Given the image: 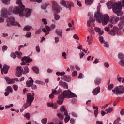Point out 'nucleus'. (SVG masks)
Segmentation results:
<instances>
[{
  "mask_svg": "<svg viewBox=\"0 0 124 124\" xmlns=\"http://www.w3.org/2000/svg\"><path fill=\"white\" fill-rule=\"evenodd\" d=\"M23 0H17L16 4L19 5L18 7H10V11H12L14 14H19V17H26L28 18L31 15V10L26 8L25 10V6L22 3Z\"/></svg>",
  "mask_w": 124,
  "mask_h": 124,
  "instance_id": "nucleus-1",
  "label": "nucleus"
},
{
  "mask_svg": "<svg viewBox=\"0 0 124 124\" xmlns=\"http://www.w3.org/2000/svg\"><path fill=\"white\" fill-rule=\"evenodd\" d=\"M100 7H101L100 4H99L97 8V12L94 14V17L98 23H102V25L105 26L109 23L110 16L108 15H105L103 16L102 14L100 13Z\"/></svg>",
  "mask_w": 124,
  "mask_h": 124,
  "instance_id": "nucleus-2",
  "label": "nucleus"
},
{
  "mask_svg": "<svg viewBox=\"0 0 124 124\" xmlns=\"http://www.w3.org/2000/svg\"><path fill=\"white\" fill-rule=\"evenodd\" d=\"M65 97L67 98H72V97H77V95L72 93L69 90H65L60 95L58 96V99L57 101L58 104L61 105L62 103H63V101Z\"/></svg>",
  "mask_w": 124,
  "mask_h": 124,
  "instance_id": "nucleus-3",
  "label": "nucleus"
},
{
  "mask_svg": "<svg viewBox=\"0 0 124 124\" xmlns=\"http://www.w3.org/2000/svg\"><path fill=\"white\" fill-rule=\"evenodd\" d=\"M122 6L124 7V0H123L122 2H118L114 3L112 5V10L116 15L118 16H122L124 13L122 11Z\"/></svg>",
  "mask_w": 124,
  "mask_h": 124,
  "instance_id": "nucleus-4",
  "label": "nucleus"
},
{
  "mask_svg": "<svg viewBox=\"0 0 124 124\" xmlns=\"http://www.w3.org/2000/svg\"><path fill=\"white\" fill-rule=\"evenodd\" d=\"M52 11L54 12V17L55 21H59L60 20L61 16L60 15H58V13L61 12V10H62V8H61V6L59 5L58 3L55 1H52Z\"/></svg>",
  "mask_w": 124,
  "mask_h": 124,
  "instance_id": "nucleus-5",
  "label": "nucleus"
},
{
  "mask_svg": "<svg viewBox=\"0 0 124 124\" xmlns=\"http://www.w3.org/2000/svg\"><path fill=\"white\" fill-rule=\"evenodd\" d=\"M34 93H32V95H31V93H29L27 94V100L26 103L24 105V108H26L29 106L31 105V103H32V101H33L34 99Z\"/></svg>",
  "mask_w": 124,
  "mask_h": 124,
  "instance_id": "nucleus-6",
  "label": "nucleus"
},
{
  "mask_svg": "<svg viewBox=\"0 0 124 124\" xmlns=\"http://www.w3.org/2000/svg\"><path fill=\"white\" fill-rule=\"evenodd\" d=\"M60 4L64 6L66 9L71 11V8L74 6V3L72 1H67L64 0H61L60 1Z\"/></svg>",
  "mask_w": 124,
  "mask_h": 124,
  "instance_id": "nucleus-7",
  "label": "nucleus"
},
{
  "mask_svg": "<svg viewBox=\"0 0 124 124\" xmlns=\"http://www.w3.org/2000/svg\"><path fill=\"white\" fill-rule=\"evenodd\" d=\"M7 27H10V26H18L20 27L19 22L16 21L15 18L14 17H10L6 19Z\"/></svg>",
  "mask_w": 124,
  "mask_h": 124,
  "instance_id": "nucleus-8",
  "label": "nucleus"
},
{
  "mask_svg": "<svg viewBox=\"0 0 124 124\" xmlns=\"http://www.w3.org/2000/svg\"><path fill=\"white\" fill-rule=\"evenodd\" d=\"M112 92L115 93V94H119L122 95L124 93V87L123 85H120L116 86L114 88V89L112 90Z\"/></svg>",
  "mask_w": 124,
  "mask_h": 124,
  "instance_id": "nucleus-9",
  "label": "nucleus"
},
{
  "mask_svg": "<svg viewBox=\"0 0 124 124\" xmlns=\"http://www.w3.org/2000/svg\"><path fill=\"white\" fill-rule=\"evenodd\" d=\"M108 33L109 34H110V35L114 36L116 34V33L121 35V34H123V32H122V30H119L118 27H114L108 32Z\"/></svg>",
  "mask_w": 124,
  "mask_h": 124,
  "instance_id": "nucleus-10",
  "label": "nucleus"
},
{
  "mask_svg": "<svg viewBox=\"0 0 124 124\" xmlns=\"http://www.w3.org/2000/svg\"><path fill=\"white\" fill-rule=\"evenodd\" d=\"M10 7L9 8V11L7 10L6 8H3L1 10V15L0 16L2 18H7L8 17V15H9V12H13V11H10L9 9Z\"/></svg>",
  "mask_w": 124,
  "mask_h": 124,
  "instance_id": "nucleus-11",
  "label": "nucleus"
},
{
  "mask_svg": "<svg viewBox=\"0 0 124 124\" xmlns=\"http://www.w3.org/2000/svg\"><path fill=\"white\" fill-rule=\"evenodd\" d=\"M21 61L22 62L21 63V65H26L27 63H30V62H32V59H31L30 57H24L21 59Z\"/></svg>",
  "mask_w": 124,
  "mask_h": 124,
  "instance_id": "nucleus-12",
  "label": "nucleus"
},
{
  "mask_svg": "<svg viewBox=\"0 0 124 124\" xmlns=\"http://www.w3.org/2000/svg\"><path fill=\"white\" fill-rule=\"evenodd\" d=\"M99 40L101 44H104V46L106 48H109V44H108L107 42L104 41V39L101 36H99Z\"/></svg>",
  "mask_w": 124,
  "mask_h": 124,
  "instance_id": "nucleus-13",
  "label": "nucleus"
},
{
  "mask_svg": "<svg viewBox=\"0 0 124 124\" xmlns=\"http://www.w3.org/2000/svg\"><path fill=\"white\" fill-rule=\"evenodd\" d=\"M120 20V18L117 16H112L110 20H109L110 23L111 24H113V25H115V24H117L118 22H119Z\"/></svg>",
  "mask_w": 124,
  "mask_h": 124,
  "instance_id": "nucleus-14",
  "label": "nucleus"
},
{
  "mask_svg": "<svg viewBox=\"0 0 124 124\" xmlns=\"http://www.w3.org/2000/svg\"><path fill=\"white\" fill-rule=\"evenodd\" d=\"M42 31L46 33L45 35L46 36V35H48V34L50 33V31H51V27L48 26H45V28H43Z\"/></svg>",
  "mask_w": 124,
  "mask_h": 124,
  "instance_id": "nucleus-15",
  "label": "nucleus"
},
{
  "mask_svg": "<svg viewBox=\"0 0 124 124\" xmlns=\"http://www.w3.org/2000/svg\"><path fill=\"white\" fill-rule=\"evenodd\" d=\"M8 69H9V66L4 65L1 70L2 74H3V73H4V74L8 73Z\"/></svg>",
  "mask_w": 124,
  "mask_h": 124,
  "instance_id": "nucleus-16",
  "label": "nucleus"
},
{
  "mask_svg": "<svg viewBox=\"0 0 124 124\" xmlns=\"http://www.w3.org/2000/svg\"><path fill=\"white\" fill-rule=\"evenodd\" d=\"M29 79L30 80H28L26 81V87H28V88H31L32 85H33V80L31 78V77H29Z\"/></svg>",
  "mask_w": 124,
  "mask_h": 124,
  "instance_id": "nucleus-17",
  "label": "nucleus"
},
{
  "mask_svg": "<svg viewBox=\"0 0 124 124\" xmlns=\"http://www.w3.org/2000/svg\"><path fill=\"white\" fill-rule=\"evenodd\" d=\"M59 85L61 86V88H63V89H68V84L65 82L60 81Z\"/></svg>",
  "mask_w": 124,
  "mask_h": 124,
  "instance_id": "nucleus-18",
  "label": "nucleus"
},
{
  "mask_svg": "<svg viewBox=\"0 0 124 124\" xmlns=\"http://www.w3.org/2000/svg\"><path fill=\"white\" fill-rule=\"evenodd\" d=\"M63 79L64 81L65 82H67L69 83V82H71V77L69 75H65L64 77H61V79L62 80Z\"/></svg>",
  "mask_w": 124,
  "mask_h": 124,
  "instance_id": "nucleus-19",
  "label": "nucleus"
},
{
  "mask_svg": "<svg viewBox=\"0 0 124 124\" xmlns=\"http://www.w3.org/2000/svg\"><path fill=\"white\" fill-rule=\"evenodd\" d=\"M99 93H100V87H97L92 91V93L93 95H97Z\"/></svg>",
  "mask_w": 124,
  "mask_h": 124,
  "instance_id": "nucleus-20",
  "label": "nucleus"
},
{
  "mask_svg": "<svg viewBox=\"0 0 124 124\" xmlns=\"http://www.w3.org/2000/svg\"><path fill=\"white\" fill-rule=\"evenodd\" d=\"M94 83L95 85H96L97 86H99V85H100V83H101V78L97 77L94 79Z\"/></svg>",
  "mask_w": 124,
  "mask_h": 124,
  "instance_id": "nucleus-21",
  "label": "nucleus"
},
{
  "mask_svg": "<svg viewBox=\"0 0 124 124\" xmlns=\"http://www.w3.org/2000/svg\"><path fill=\"white\" fill-rule=\"evenodd\" d=\"M87 42H88V45H91L93 42V36L92 35H89L87 36Z\"/></svg>",
  "mask_w": 124,
  "mask_h": 124,
  "instance_id": "nucleus-22",
  "label": "nucleus"
},
{
  "mask_svg": "<svg viewBox=\"0 0 124 124\" xmlns=\"http://www.w3.org/2000/svg\"><path fill=\"white\" fill-rule=\"evenodd\" d=\"M64 115L66 117L64 119V122L65 123H68V122H69V120H70V116L68 115L67 111H65Z\"/></svg>",
  "mask_w": 124,
  "mask_h": 124,
  "instance_id": "nucleus-23",
  "label": "nucleus"
},
{
  "mask_svg": "<svg viewBox=\"0 0 124 124\" xmlns=\"http://www.w3.org/2000/svg\"><path fill=\"white\" fill-rule=\"evenodd\" d=\"M95 31L99 33V35H102L104 33V31L101 30L100 28L98 27H95L94 28Z\"/></svg>",
  "mask_w": 124,
  "mask_h": 124,
  "instance_id": "nucleus-24",
  "label": "nucleus"
},
{
  "mask_svg": "<svg viewBox=\"0 0 124 124\" xmlns=\"http://www.w3.org/2000/svg\"><path fill=\"white\" fill-rule=\"evenodd\" d=\"M6 82H7V84H14V80L10 79V78L7 77H5L4 78Z\"/></svg>",
  "mask_w": 124,
  "mask_h": 124,
  "instance_id": "nucleus-25",
  "label": "nucleus"
},
{
  "mask_svg": "<svg viewBox=\"0 0 124 124\" xmlns=\"http://www.w3.org/2000/svg\"><path fill=\"white\" fill-rule=\"evenodd\" d=\"M57 88H55L54 90H52V93L49 95V98H54V94H58L59 93V92L57 91L56 90Z\"/></svg>",
  "mask_w": 124,
  "mask_h": 124,
  "instance_id": "nucleus-26",
  "label": "nucleus"
},
{
  "mask_svg": "<svg viewBox=\"0 0 124 124\" xmlns=\"http://www.w3.org/2000/svg\"><path fill=\"white\" fill-rule=\"evenodd\" d=\"M49 5H50V3H49V2L44 3L41 6V8L44 10H45V9H46V8H47Z\"/></svg>",
  "mask_w": 124,
  "mask_h": 124,
  "instance_id": "nucleus-27",
  "label": "nucleus"
},
{
  "mask_svg": "<svg viewBox=\"0 0 124 124\" xmlns=\"http://www.w3.org/2000/svg\"><path fill=\"white\" fill-rule=\"evenodd\" d=\"M55 32L59 37H62V31H60L59 29H56Z\"/></svg>",
  "mask_w": 124,
  "mask_h": 124,
  "instance_id": "nucleus-28",
  "label": "nucleus"
},
{
  "mask_svg": "<svg viewBox=\"0 0 124 124\" xmlns=\"http://www.w3.org/2000/svg\"><path fill=\"white\" fill-rule=\"evenodd\" d=\"M124 22L123 21H120V22H119L118 23V30H120V31H121V30L123 29V28H124Z\"/></svg>",
  "mask_w": 124,
  "mask_h": 124,
  "instance_id": "nucleus-29",
  "label": "nucleus"
},
{
  "mask_svg": "<svg viewBox=\"0 0 124 124\" xmlns=\"http://www.w3.org/2000/svg\"><path fill=\"white\" fill-rule=\"evenodd\" d=\"M32 69L37 74H38L39 73V68H38V67H37V66L33 67H32Z\"/></svg>",
  "mask_w": 124,
  "mask_h": 124,
  "instance_id": "nucleus-30",
  "label": "nucleus"
},
{
  "mask_svg": "<svg viewBox=\"0 0 124 124\" xmlns=\"http://www.w3.org/2000/svg\"><path fill=\"white\" fill-rule=\"evenodd\" d=\"M11 0H2V3L5 4V5H8V4H10V1Z\"/></svg>",
  "mask_w": 124,
  "mask_h": 124,
  "instance_id": "nucleus-31",
  "label": "nucleus"
},
{
  "mask_svg": "<svg viewBox=\"0 0 124 124\" xmlns=\"http://www.w3.org/2000/svg\"><path fill=\"white\" fill-rule=\"evenodd\" d=\"M29 72H30V69H29V67H28L27 66H25L24 67L23 74H27V73H29Z\"/></svg>",
  "mask_w": 124,
  "mask_h": 124,
  "instance_id": "nucleus-32",
  "label": "nucleus"
},
{
  "mask_svg": "<svg viewBox=\"0 0 124 124\" xmlns=\"http://www.w3.org/2000/svg\"><path fill=\"white\" fill-rule=\"evenodd\" d=\"M86 5H90L93 2V0H85Z\"/></svg>",
  "mask_w": 124,
  "mask_h": 124,
  "instance_id": "nucleus-33",
  "label": "nucleus"
},
{
  "mask_svg": "<svg viewBox=\"0 0 124 124\" xmlns=\"http://www.w3.org/2000/svg\"><path fill=\"white\" fill-rule=\"evenodd\" d=\"M60 110L62 113H65V112H67L66 110H65V107L64 106H62L60 108Z\"/></svg>",
  "mask_w": 124,
  "mask_h": 124,
  "instance_id": "nucleus-34",
  "label": "nucleus"
},
{
  "mask_svg": "<svg viewBox=\"0 0 124 124\" xmlns=\"http://www.w3.org/2000/svg\"><path fill=\"white\" fill-rule=\"evenodd\" d=\"M32 29V27L29 25L25 26L24 30V31H30V30H31Z\"/></svg>",
  "mask_w": 124,
  "mask_h": 124,
  "instance_id": "nucleus-35",
  "label": "nucleus"
},
{
  "mask_svg": "<svg viewBox=\"0 0 124 124\" xmlns=\"http://www.w3.org/2000/svg\"><path fill=\"white\" fill-rule=\"evenodd\" d=\"M118 58H119L120 60H124V55L123 53H119L118 55Z\"/></svg>",
  "mask_w": 124,
  "mask_h": 124,
  "instance_id": "nucleus-36",
  "label": "nucleus"
},
{
  "mask_svg": "<svg viewBox=\"0 0 124 124\" xmlns=\"http://www.w3.org/2000/svg\"><path fill=\"white\" fill-rule=\"evenodd\" d=\"M57 116L60 120H63V119H64V116L61 113H58Z\"/></svg>",
  "mask_w": 124,
  "mask_h": 124,
  "instance_id": "nucleus-37",
  "label": "nucleus"
},
{
  "mask_svg": "<svg viewBox=\"0 0 124 124\" xmlns=\"http://www.w3.org/2000/svg\"><path fill=\"white\" fill-rule=\"evenodd\" d=\"M65 74V72H56V75H58V76H63V75H64Z\"/></svg>",
  "mask_w": 124,
  "mask_h": 124,
  "instance_id": "nucleus-38",
  "label": "nucleus"
},
{
  "mask_svg": "<svg viewBox=\"0 0 124 124\" xmlns=\"http://www.w3.org/2000/svg\"><path fill=\"white\" fill-rule=\"evenodd\" d=\"M41 21L44 25H48V21H47L46 18H43Z\"/></svg>",
  "mask_w": 124,
  "mask_h": 124,
  "instance_id": "nucleus-39",
  "label": "nucleus"
},
{
  "mask_svg": "<svg viewBox=\"0 0 124 124\" xmlns=\"http://www.w3.org/2000/svg\"><path fill=\"white\" fill-rule=\"evenodd\" d=\"M16 54L17 55V56H18L17 58L18 59H21V58L22 57V55H23V53H22V52H16Z\"/></svg>",
  "mask_w": 124,
  "mask_h": 124,
  "instance_id": "nucleus-40",
  "label": "nucleus"
},
{
  "mask_svg": "<svg viewBox=\"0 0 124 124\" xmlns=\"http://www.w3.org/2000/svg\"><path fill=\"white\" fill-rule=\"evenodd\" d=\"M113 108L112 107L109 108L108 109L106 110L107 113H112L113 112Z\"/></svg>",
  "mask_w": 124,
  "mask_h": 124,
  "instance_id": "nucleus-41",
  "label": "nucleus"
},
{
  "mask_svg": "<svg viewBox=\"0 0 124 124\" xmlns=\"http://www.w3.org/2000/svg\"><path fill=\"white\" fill-rule=\"evenodd\" d=\"M6 91H7L10 93H12V92L13 91L12 90V88H11V86H8L6 89Z\"/></svg>",
  "mask_w": 124,
  "mask_h": 124,
  "instance_id": "nucleus-42",
  "label": "nucleus"
},
{
  "mask_svg": "<svg viewBox=\"0 0 124 124\" xmlns=\"http://www.w3.org/2000/svg\"><path fill=\"white\" fill-rule=\"evenodd\" d=\"M47 122H48V119L47 118H43L41 120V122L42 124H47Z\"/></svg>",
  "mask_w": 124,
  "mask_h": 124,
  "instance_id": "nucleus-43",
  "label": "nucleus"
},
{
  "mask_svg": "<svg viewBox=\"0 0 124 124\" xmlns=\"http://www.w3.org/2000/svg\"><path fill=\"white\" fill-rule=\"evenodd\" d=\"M119 63L120 65L124 66V59H121L119 61Z\"/></svg>",
  "mask_w": 124,
  "mask_h": 124,
  "instance_id": "nucleus-44",
  "label": "nucleus"
},
{
  "mask_svg": "<svg viewBox=\"0 0 124 124\" xmlns=\"http://www.w3.org/2000/svg\"><path fill=\"white\" fill-rule=\"evenodd\" d=\"M123 79V77H120L119 75L117 76V81L119 82L120 83L122 82V79Z\"/></svg>",
  "mask_w": 124,
  "mask_h": 124,
  "instance_id": "nucleus-45",
  "label": "nucleus"
},
{
  "mask_svg": "<svg viewBox=\"0 0 124 124\" xmlns=\"http://www.w3.org/2000/svg\"><path fill=\"white\" fill-rule=\"evenodd\" d=\"M19 88V86L17 85H14L13 86V88L14 90V91H18V88Z\"/></svg>",
  "mask_w": 124,
  "mask_h": 124,
  "instance_id": "nucleus-46",
  "label": "nucleus"
},
{
  "mask_svg": "<svg viewBox=\"0 0 124 124\" xmlns=\"http://www.w3.org/2000/svg\"><path fill=\"white\" fill-rule=\"evenodd\" d=\"M77 74H78L77 71H74L72 73V76L75 77V76H77Z\"/></svg>",
  "mask_w": 124,
  "mask_h": 124,
  "instance_id": "nucleus-47",
  "label": "nucleus"
},
{
  "mask_svg": "<svg viewBox=\"0 0 124 124\" xmlns=\"http://www.w3.org/2000/svg\"><path fill=\"white\" fill-rule=\"evenodd\" d=\"M16 75L17 76V77H20V76L22 75V72L16 71Z\"/></svg>",
  "mask_w": 124,
  "mask_h": 124,
  "instance_id": "nucleus-48",
  "label": "nucleus"
},
{
  "mask_svg": "<svg viewBox=\"0 0 124 124\" xmlns=\"http://www.w3.org/2000/svg\"><path fill=\"white\" fill-rule=\"evenodd\" d=\"M120 120H121V118L120 117L118 118L117 119H116L114 123L113 124H119V122H120Z\"/></svg>",
  "mask_w": 124,
  "mask_h": 124,
  "instance_id": "nucleus-49",
  "label": "nucleus"
},
{
  "mask_svg": "<svg viewBox=\"0 0 124 124\" xmlns=\"http://www.w3.org/2000/svg\"><path fill=\"white\" fill-rule=\"evenodd\" d=\"M55 43H58L60 41V38L58 36H56L54 38Z\"/></svg>",
  "mask_w": 124,
  "mask_h": 124,
  "instance_id": "nucleus-50",
  "label": "nucleus"
},
{
  "mask_svg": "<svg viewBox=\"0 0 124 124\" xmlns=\"http://www.w3.org/2000/svg\"><path fill=\"white\" fill-rule=\"evenodd\" d=\"M35 48L36 52L37 53H40V47H39V46H36Z\"/></svg>",
  "mask_w": 124,
  "mask_h": 124,
  "instance_id": "nucleus-51",
  "label": "nucleus"
},
{
  "mask_svg": "<svg viewBox=\"0 0 124 124\" xmlns=\"http://www.w3.org/2000/svg\"><path fill=\"white\" fill-rule=\"evenodd\" d=\"M16 71L21 72H22V66H18L16 68Z\"/></svg>",
  "mask_w": 124,
  "mask_h": 124,
  "instance_id": "nucleus-52",
  "label": "nucleus"
},
{
  "mask_svg": "<svg viewBox=\"0 0 124 124\" xmlns=\"http://www.w3.org/2000/svg\"><path fill=\"white\" fill-rule=\"evenodd\" d=\"M31 35V33L30 32H27L26 33V34L25 35V37H30Z\"/></svg>",
  "mask_w": 124,
  "mask_h": 124,
  "instance_id": "nucleus-53",
  "label": "nucleus"
},
{
  "mask_svg": "<svg viewBox=\"0 0 124 124\" xmlns=\"http://www.w3.org/2000/svg\"><path fill=\"white\" fill-rule=\"evenodd\" d=\"M35 84H37L38 85H43V82L39 80H36L35 81Z\"/></svg>",
  "mask_w": 124,
  "mask_h": 124,
  "instance_id": "nucleus-54",
  "label": "nucleus"
},
{
  "mask_svg": "<svg viewBox=\"0 0 124 124\" xmlns=\"http://www.w3.org/2000/svg\"><path fill=\"white\" fill-rule=\"evenodd\" d=\"M73 38H74V39H76L77 40H79V37H78V35L75 34L73 36Z\"/></svg>",
  "mask_w": 124,
  "mask_h": 124,
  "instance_id": "nucleus-55",
  "label": "nucleus"
},
{
  "mask_svg": "<svg viewBox=\"0 0 124 124\" xmlns=\"http://www.w3.org/2000/svg\"><path fill=\"white\" fill-rule=\"evenodd\" d=\"M114 88V85L113 84H109L108 86V90H112Z\"/></svg>",
  "mask_w": 124,
  "mask_h": 124,
  "instance_id": "nucleus-56",
  "label": "nucleus"
},
{
  "mask_svg": "<svg viewBox=\"0 0 124 124\" xmlns=\"http://www.w3.org/2000/svg\"><path fill=\"white\" fill-rule=\"evenodd\" d=\"M94 20H90L89 21H87V25L88 26V27H91V22H92V23H93Z\"/></svg>",
  "mask_w": 124,
  "mask_h": 124,
  "instance_id": "nucleus-57",
  "label": "nucleus"
},
{
  "mask_svg": "<svg viewBox=\"0 0 124 124\" xmlns=\"http://www.w3.org/2000/svg\"><path fill=\"white\" fill-rule=\"evenodd\" d=\"M83 76H84V75L83 74V73H80L79 75V76H78V79H83Z\"/></svg>",
  "mask_w": 124,
  "mask_h": 124,
  "instance_id": "nucleus-58",
  "label": "nucleus"
},
{
  "mask_svg": "<svg viewBox=\"0 0 124 124\" xmlns=\"http://www.w3.org/2000/svg\"><path fill=\"white\" fill-rule=\"evenodd\" d=\"M11 57L13 59H16V58L17 57V56H16V54H15V53H11Z\"/></svg>",
  "mask_w": 124,
  "mask_h": 124,
  "instance_id": "nucleus-59",
  "label": "nucleus"
},
{
  "mask_svg": "<svg viewBox=\"0 0 124 124\" xmlns=\"http://www.w3.org/2000/svg\"><path fill=\"white\" fill-rule=\"evenodd\" d=\"M24 117H26V119H27L28 120H30V113H27Z\"/></svg>",
  "mask_w": 124,
  "mask_h": 124,
  "instance_id": "nucleus-60",
  "label": "nucleus"
},
{
  "mask_svg": "<svg viewBox=\"0 0 124 124\" xmlns=\"http://www.w3.org/2000/svg\"><path fill=\"white\" fill-rule=\"evenodd\" d=\"M104 66H105V67H106V68H109V66H110V65H109V63L105 62L104 64Z\"/></svg>",
  "mask_w": 124,
  "mask_h": 124,
  "instance_id": "nucleus-61",
  "label": "nucleus"
},
{
  "mask_svg": "<svg viewBox=\"0 0 124 124\" xmlns=\"http://www.w3.org/2000/svg\"><path fill=\"white\" fill-rule=\"evenodd\" d=\"M95 117H96L98 115V109H95L94 111Z\"/></svg>",
  "mask_w": 124,
  "mask_h": 124,
  "instance_id": "nucleus-62",
  "label": "nucleus"
},
{
  "mask_svg": "<svg viewBox=\"0 0 124 124\" xmlns=\"http://www.w3.org/2000/svg\"><path fill=\"white\" fill-rule=\"evenodd\" d=\"M79 56H80V59H82L83 57L85 56V53H84V52H80L79 53Z\"/></svg>",
  "mask_w": 124,
  "mask_h": 124,
  "instance_id": "nucleus-63",
  "label": "nucleus"
},
{
  "mask_svg": "<svg viewBox=\"0 0 124 124\" xmlns=\"http://www.w3.org/2000/svg\"><path fill=\"white\" fill-rule=\"evenodd\" d=\"M120 114L121 115V116H124V109L123 108L120 112Z\"/></svg>",
  "mask_w": 124,
  "mask_h": 124,
  "instance_id": "nucleus-64",
  "label": "nucleus"
}]
</instances>
